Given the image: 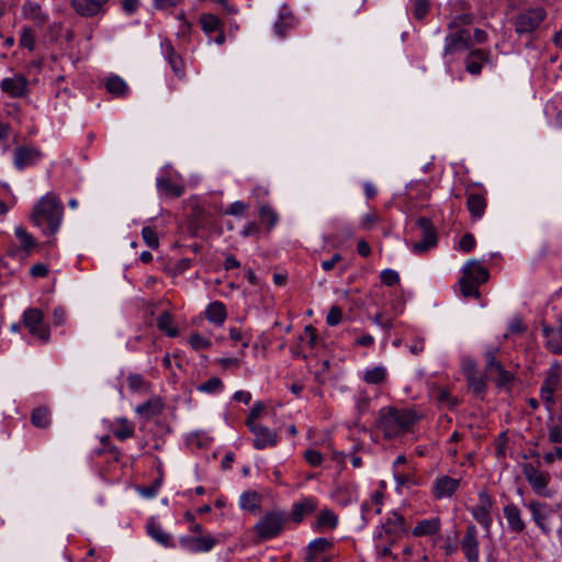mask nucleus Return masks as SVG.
<instances>
[{
  "label": "nucleus",
  "mask_w": 562,
  "mask_h": 562,
  "mask_svg": "<svg viewBox=\"0 0 562 562\" xmlns=\"http://www.w3.org/2000/svg\"><path fill=\"white\" fill-rule=\"evenodd\" d=\"M64 206L53 193L44 195L34 206L32 222L46 235H55L63 220Z\"/></svg>",
  "instance_id": "obj_1"
},
{
  "label": "nucleus",
  "mask_w": 562,
  "mask_h": 562,
  "mask_svg": "<svg viewBox=\"0 0 562 562\" xmlns=\"http://www.w3.org/2000/svg\"><path fill=\"white\" fill-rule=\"evenodd\" d=\"M416 420V414L409 409L383 407L376 423L384 437L391 439L407 432Z\"/></svg>",
  "instance_id": "obj_2"
},
{
  "label": "nucleus",
  "mask_w": 562,
  "mask_h": 562,
  "mask_svg": "<svg viewBox=\"0 0 562 562\" xmlns=\"http://www.w3.org/2000/svg\"><path fill=\"white\" fill-rule=\"evenodd\" d=\"M462 278L459 281L461 294L464 297L477 299L479 286L488 280L490 273L476 260H469L462 268Z\"/></svg>",
  "instance_id": "obj_3"
},
{
  "label": "nucleus",
  "mask_w": 562,
  "mask_h": 562,
  "mask_svg": "<svg viewBox=\"0 0 562 562\" xmlns=\"http://www.w3.org/2000/svg\"><path fill=\"white\" fill-rule=\"evenodd\" d=\"M286 520L284 512H269L255 525V530L261 540H269L281 533Z\"/></svg>",
  "instance_id": "obj_4"
},
{
  "label": "nucleus",
  "mask_w": 562,
  "mask_h": 562,
  "mask_svg": "<svg viewBox=\"0 0 562 562\" xmlns=\"http://www.w3.org/2000/svg\"><path fill=\"white\" fill-rule=\"evenodd\" d=\"M44 315L38 308H27L23 314V323L30 334L36 336L42 342L49 339V328L43 323Z\"/></svg>",
  "instance_id": "obj_5"
},
{
  "label": "nucleus",
  "mask_w": 562,
  "mask_h": 562,
  "mask_svg": "<svg viewBox=\"0 0 562 562\" xmlns=\"http://www.w3.org/2000/svg\"><path fill=\"white\" fill-rule=\"evenodd\" d=\"M472 46V36L467 29H460L449 33L445 38L443 57L470 49Z\"/></svg>",
  "instance_id": "obj_6"
},
{
  "label": "nucleus",
  "mask_w": 562,
  "mask_h": 562,
  "mask_svg": "<svg viewBox=\"0 0 562 562\" xmlns=\"http://www.w3.org/2000/svg\"><path fill=\"white\" fill-rule=\"evenodd\" d=\"M416 225L420 229L423 238L413 245V251L423 254L437 245V232L431 221L424 216L416 221Z\"/></svg>",
  "instance_id": "obj_7"
},
{
  "label": "nucleus",
  "mask_w": 562,
  "mask_h": 562,
  "mask_svg": "<svg viewBox=\"0 0 562 562\" xmlns=\"http://www.w3.org/2000/svg\"><path fill=\"white\" fill-rule=\"evenodd\" d=\"M247 427L254 434V447L258 450L268 447H276L279 441V435L270 428L257 423L246 422Z\"/></svg>",
  "instance_id": "obj_8"
},
{
  "label": "nucleus",
  "mask_w": 562,
  "mask_h": 562,
  "mask_svg": "<svg viewBox=\"0 0 562 562\" xmlns=\"http://www.w3.org/2000/svg\"><path fill=\"white\" fill-rule=\"evenodd\" d=\"M0 90L10 98H23L29 92V79L23 74H15L13 77L3 78L0 82Z\"/></svg>",
  "instance_id": "obj_9"
},
{
  "label": "nucleus",
  "mask_w": 562,
  "mask_h": 562,
  "mask_svg": "<svg viewBox=\"0 0 562 562\" xmlns=\"http://www.w3.org/2000/svg\"><path fill=\"white\" fill-rule=\"evenodd\" d=\"M546 18V11L542 8H537L524 12L518 15L515 22L516 32L519 34L531 33L535 31Z\"/></svg>",
  "instance_id": "obj_10"
},
{
  "label": "nucleus",
  "mask_w": 562,
  "mask_h": 562,
  "mask_svg": "<svg viewBox=\"0 0 562 562\" xmlns=\"http://www.w3.org/2000/svg\"><path fill=\"white\" fill-rule=\"evenodd\" d=\"M110 0H71V8L83 18L103 15L108 11Z\"/></svg>",
  "instance_id": "obj_11"
},
{
  "label": "nucleus",
  "mask_w": 562,
  "mask_h": 562,
  "mask_svg": "<svg viewBox=\"0 0 562 562\" xmlns=\"http://www.w3.org/2000/svg\"><path fill=\"white\" fill-rule=\"evenodd\" d=\"M484 64L492 65L491 52L486 49H471L464 58L465 71L472 76L481 75Z\"/></svg>",
  "instance_id": "obj_12"
},
{
  "label": "nucleus",
  "mask_w": 562,
  "mask_h": 562,
  "mask_svg": "<svg viewBox=\"0 0 562 562\" xmlns=\"http://www.w3.org/2000/svg\"><path fill=\"white\" fill-rule=\"evenodd\" d=\"M217 540L211 535L184 536L180 538V544L183 549L192 553L211 551Z\"/></svg>",
  "instance_id": "obj_13"
},
{
  "label": "nucleus",
  "mask_w": 562,
  "mask_h": 562,
  "mask_svg": "<svg viewBox=\"0 0 562 562\" xmlns=\"http://www.w3.org/2000/svg\"><path fill=\"white\" fill-rule=\"evenodd\" d=\"M460 546L467 562H479V538L477 529L474 525L467 527Z\"/></svg>",
  "instance_id": "obj_14"
},
{
  "label": "nucleus",
  "mask_w": 562,
  "mask_h": 562,
  "mask_svg": "<svg viewBox=\"0 0 562 562\" xmlns=\"http://www.w3.org/2000/svg\"><path fill=\"white\" fill-rule=\"evenodd\" d=\"M169 169H170V166L167 165L162 170L165 172V175H162L156 179L157 191L162 196L180 198L184 194L186 188H184V186L172 181L171 177L168 176Z\"/></svg>",
  "instance_id": "obj_15"
},
{
  "label": "nucleus",
  "mask_w": 562,
  "mask_h": 562,
  "mask_svg": "<svg viewBox=\"0 0 562 562\" xmlns=\"http://www.w3.org/2000/svg\"><path fill=\"white\" fill-rule=\"evenodd\" d=\"M42 153L37 148L20 146L14 149V166L22 170L34 166L41 158Z\"/></svg>",
  "instance_id": "obj_16"
},
{
  "label": "nucleus",
  "mask_w": 562,
  "mask_h": 562,
  "mask_svg": "<svg viewBox=\"0 0 562 562\" xmlns=\"http://www.w3.org/2000/svg\"><path fill=\"white\" fill-rule=\"evenodd\" d=\"M460 486V481L448 475L439 477L434 485V496L438 499L452 496Z\"/></svg>",
  "instance_id": "obj_17"
},
{
  "label": "nucleus",
  "mask_w": 562,
  "mask_h": 562,
  "mask_svg": "<svg viewBox=\"0 0 562 562\" xmlns=\"http://www.w3.org/2000/svg\"><path fill=\"white\" fill-rule=\"evenodd\" d=\"M334 548V542L327 538H317L307 546L306 562H317V557L327 553Z\"/></svg>",
  "instance_id": "obj_18"
},
{
  "label": "nucleus",
  "mask_w": 562,
  "mask_h": 562,
  "mask_svg": "<svg viewBox=\"0 0 562 562\" xmlns=\"http://www.w3.org/2000/svg\"><path fill=\"white\" fill-rule=\"evenodd\" d=\"M486 199L481 193L470 192L467 194V207L474 220H480L486 210Z\"/></svg>",
  "instance_id": "obj_19"
},
{
  "label": "nucleus",
  "mask_w": 562,
  "mask_h": 562,
  "mask_svg": "<svg viewBox=\"0 0 562 562\" xmlns=\"http://www.w3.org/2000/svg\"><path fill=\"white\" fill-rule=\"evenodd\" d=\"M112 432L116 439L124 441L132 438L135 434V426L126 417L116 418L111 426Z\"/></svg>",
  "instance_id": "obj_20"
},
{
  "label": "nucleus",
  "mask_w": 562,
  "mask_h": 562,
  "mask_svg": "<svg viewBox=\"0 0 562 562\" xmlns=\"http://www.w3.org/2000/svg\"><path fill=\"white\" fill-rule=\"evenodd\" d=\"M561 386V364L554 361L546 372V378L540 389L557 392Z\"/></svg>",
  "instance_id": "obj_21"
},
{
  "label": "nucleus",
  "mask_w": 562,
  "mask_h": 562,
  "mask_svg": "<svg viewBox=\"0 0 562 562\" xmlns=\"http://www.w3.org/2000/svg\"><path fill=\"white\" fill-rule=\"evenodd\" d=\"M316 508V501L312 497H306L293 505L291 517L295 522H301L306 515L314 513Z\"/></svg>",
  "instance_id": "obj_22"
},
{
  "label": "nucleus",
  "mask_w": 562,
  "mask_h": 562,
  "mask_svg": "<svg viewBox=\"0 0 562 562\" xmlns=\"http://www.w3.org/2000/svg\"><path fill=\"white\" fill-rule=\"evenodd\" d=\"M162 402L159 397H153L140 405H137L135 412L146 419L158 416L162 411Z\"/></svg>",
  "instance_id": "obj_23"
},
{
  "label": "nucleus",
  "mask_w": 562,
  "mask_h": 562,
  "mask_svg": "<svg viewBox=\"0 0 562 562\" xmlns=\"http://www.w3.org/2000/svg\"><path fill=\"white\" fill-rule=\"evenodd\" d=\"M504 516L507 519V522H508L512 531L518 533L525 529V522L521 519L520 510L516 505H514V504L506 505L504 507Z\"/></svg>",
  "instance_id": "obj_24"
},
{
  "label": "nucleus",
  "mask_w": 562,
  "mask_h": 562,
  "mask_svg": "<svg viewBox=\"0 0 562 562\" xmlns=\"http://www.w3.org/2000/svg\"><path fill=\"white\" fill-rule=\"evenodd\" d=\"M205 316L211 323L222 325L227 316L226 307L220 301L212 302L205 310Z\"/></svg>",
  "instance_id": "obj_25"
},
{
  "label": "nucleus",
  "mask_w": 562,
  "mask_h": 562,
  "mask_svg": "<svg viewBox=\"0 0 562 562\" xmlns=\"http://www.w3.org/2000/svg\"><path fill=\"white\" fill-rule=\"evenodd\" d=\"M440 528V519H423L417 526L413 529V535L415 537H424V536H432L439 531Z\"/></svg>",
  "instance_id": "obj_26"
},
{
  "label": "nucleus",
  "mask_w": 562,
  "mask_h": 562,
  "mask_svg": "<svg viewBox=\"0 0 562 562\" xmlns=\"http://www.w3.org/2000/svg\"><path fill=\"white\" fill-rule=\"evenodd\" d=\"M148 535L161 546L168 548L173 547L172 537L168 532H166L159 525L155 522H149L147 525Z\"/></svg>",
  "instance_id": "obj_27"
},
{
  "label": "nucleus",
  "mask_w": 562,
  "mask_h": 562,
  "mask_svg": "<svg viewBox=\"0 0 562 562\" xmlns=\"http://www.w3.org/2000/svg\"><path fill=\"white\" fill-rule=\"evenodd\" d=\"M549 482H550V474L548 472H543V471L539 472L536 476H533L531 479V481H528L532 491L536 494H538L540 496H544V497L550 496V494L547 490Z\"/></svg>",
  "instance_id": "obj_28"
},
{
  "label": "nucleus",
  "mask_w": 562,
  "mask_h": 562,
  "mask_svg": "<svg viewBox=\"0 0 562 562\" xmlns=\"http://www.w3.org/2000/svg\"><path fill=\"white\" fill-rule=\"evenodd\" d=\"M404 522L405 519L402 515L392 513L383 524V529L386 533L396 536L397 533L404 531Z\"/></svg>",
  "instance_id": "obj_29"
},
{
  "label": "nucleus",
  "mask_w": 562,
  "mask_h": 562,
  "mask_svg": "<svg viewBox=\"0 0 562 562\" xmlns=\"http://www.w3.org/2000/svg\"><path fill=\"white\" fill-rule=\"evenodd\" d=\"M31 423L37 428H47L50 424V412L47 407L41 406L32 411Z\"/></svg>",
  "instance_id": "obj_30"
},
{
  "label": "nucleus",
  "mask_w": 562,
  "mask_h": 562,
  "mask_svg": "<svg viewBox=\"0 0 562 562\" xmlns=\"http://www.w3.org/2000/svg\"><path fill=\"white\" fill-rule=\"evenodd\" d=\"M173 325V317L172 315L165 311L162 312L159 317L157 318V327L165 331L169 337H177L178 336V329L172 326Z\"/></svg>",
  "instance_id": "obj_31"
},
{
  "label": "nucleus",
  "mask_w": 562,
  "mask_h": 562,
  "mask_svg": "<svg viewBox=\"0 0 562 562\" xmlns=\"http://www.w3.org/2000/svg\"><path fill=\"white\" fill-rule=\"evenodd\" d=\"M105 88L109 93L122 97L127 91L126 82L119 76L109 77L105 81Z\"/></svg>",
  "instance_id": "obj_32"
},
{
  "label": "nucleus",
  "mask_w": 562,
  "mask_h": 562,
  "mask_svg": "<svg viewBox=\"0 0 562 562\" xmlns=\"http://www.w3.org/2000/svg\"><path fill=\"white\" fill-rule=\"evenodd\" d=\"M200 23L202 30L209 35L222 29V21L212 13H203L200 18Z\"/></svg>",
  "instance_id": "obj_33"
},
{
  "label": "nucleus",
  "mask_w": 562,
  "mask_h": 562,
  "mask_svg": "<svg viewBox=\"0 0 562 562\" xmlns=\"http://www.w3.org/2000/svg\"><path fill=\"white\" fill-rule=\"evenodd\" d=\"M486 375H471V378L467 379L469 387L473 391V393L481 398H483L486 392Z\"/></svg>",
  "instance_id": "obj_34"
},
{
  "label": "nucleus",
  "mask_w": 562,
  "mask_h": 562,
  "mask_svg": "<svg viewBox=\"0 0 562 562\" xmlns=\"http://www.w3.org/2000/svg\"><path fill=\"white\" fill-rule=\"evenodd\" d=\"M338 524V517L329 509H324L319 513L317 518L318 529H334Z\"/></svg>",
  "instance_id": "obj_35"
},
{
  "label": "nucleus",
  "mask_w": 562,
  "mask_h": 562,
  "mask_svg": "<svg viewBox=\"0 0 562 562\" xmlns=\"http://www.w3.org/2000/svg\"><path fill=\"white\" fill-rule=\"evenodd\" d=\"M126 383L132 392H142L149 387V383L138 373H130Z\"/></svg>",
  "instance_id": "obj_36"
},
{
  "label": "nucleus",
  "mask_w": 562,
  "mask_h": 562,
  "mask_svg": "<svg viewBox=\"0 0 562 562\" xmlns=\"http://www.w3.org/2000/svg\"><path fill=\"white\" fill-rule=\"evenodd\" d=\"M385 368L378 366L366 371L363 380L369 384H380L385 380Z\"/></svg>",
  "instance_id": "obj_37"
},
{
  "label": "nucleus",
  "mask_w": 562,
  "mask_h": 562,
  "mask_svg": "<svg viewBox=\"0 0 562 562\" xmlns=\"http://www.w3.org/2000/svg\"><path fill=\"white\" fill-rule=\"evenodd\" d=\"M542 505L539 502L532 501L528 505V508L530 509V512L532 514V518H533L535 522L537 524V526L539 528H541V530L543 532L548 533L549 532V528L544 524V520H546L547 516L540 512V507Z\"/></svg>",
  "instance_id": "obj_38"
},
{
  "label": "nucleus",
  "mask_w": 562,
  "mask_h": 562,
  "mask_svg": "<svg viewBox=\"0 0 562 562\" xmlns=\"http://www.w3.org/2000/svg\"><path fill=\"white\" fill-rule=\"evenodd\" d=\"M499 348L495 346H491L486 349L484 357L486 361L485 366V372L486 374H491L492 370H497L498 366H502V363L496 359V355L498 353Z\"/></svg>",
  "instance_id": "obj_39"
},
{
  "label": "nucleus",
  "mask_w": 562,
  "mask_h": 562,
  "mask_svg": "<svg viewBox=\"0 0 562 562\" xmlns=\"http://www.w3.org/2000/svg\"><path fill=\"white\" fill-rule=\"evenodd\" d=\"M473 517L476 519L479 524L484 526V528L488 531L491 524H492V517L490 514L488 508L482 504L481 506H477L473 510Z\"/></svg>",
  "instance_id": "obj_40"
},
{
  "label": "nucleus",
  "mask_w": 562,
  "mask_h": 562,
  "mask_svg": "<svg viewBox=\"0 0 562 562\" xmlns=\"http://www.w3.org/2000/svg\"><path fill=\"white\" fill-rule=\"evenodd\" d=\"M240 507L248 510H255L259 507V495L256 492H245L239 499Z\"/></svg>",
  "instance_id": "obj_41"
},
{
  "label": "nucleus",
  "mask_w": 562,
  "mask_h": 562,
  "mask_svg": "<svg viewBox=\"0 0 562 562\" xmlns=\"http://www.w3.org/2000/svg\"><path fill=\"white\" fill-rule=\"evenodd\" d=\"M261 222L267 223L269 228H272L278 222V214L267 204H262L259 209Z\"/></svg>",
  "instance_id": "obj_42"
},
{
  "label": "nucleus",
  "mask_w": 562,
  "mask_h": 562,
  "mask_svg": "<svg viewBox=\"0 0 562 562\" xmlns=\"http://www.w3.org/2000/svg\"><path fill=\"white\" fill-rule=\"evenodd\" d=\"M223 389V382L220 378H211L206 382L198 385L196 390L204 393H216Z\"/></svg>",
  "instance_id": "obj_43"
},
{
  "label": "nucleus",
  "mask_w": 562,
  "mask_h": 562,
  "mask_svg": "<svg viewBox=\"0 0 562 562\" xmlns=\"http://www.w3.org/2000/svg\"><path fill=\"white\" fill-rule=\"evenodd\" d=\"M142 236H143V239H144L145 244L149 248H151V249L158 248V246H159V238H158V235H157L156 231L153 227H150V226L143 227Z\"/></svg>",
  "instance_id": "obj_44"
},
{
  "label": "nucleus",
  "mask_w": 562,
  "mask_h": 562,
  "mask_svg": "<svg viewBox=\"0 0 562 562\" xmlns=\"http://www.w3.org/2000/svg\"><path fill=\"white\" fill-rule=\"evenodd\" d=\"M430 2L428 0H414L413 15L422 21L429 12Z\"/></svg>",
  "instance_id": "obj_45"
},
{
  "label": "nucleus",
  "mask_w": 562,
  "mask_h": 562,
  "mask_svg": "<svg viewBox=\"0 0 562 562\" xmlns=\"http://www.w3.org/2000/svg\"><path fill=\"white\" fill-rule=\"evenodd\" d=\"M496 372H497V380H496L497 387L508 386L514 381V374L512 372L505 370L503 366H498Z\"/></svg>",
  "instance_id": "obj_46"
},
{
  "label": "nucleus",
  "mask_w": 562,
  "mask_h": 562,
  "mask_svg": "<svg viewBox=\"0 0 562 562\" xmlns=\"http://www.w3.org/2000/svg\"><path fill=\"white\" fill-rule=\"evenodd\" d=\"M381 282L386 286H393L400 283V276L395 270L385 269L380 274Z\"/></svg>",
  "instance_id": "obj_47"
},
{
  "label": "nucleus",
  "mask_w": 562,
  "mask_h": 562,
  "mask_svg": "<svg viewBox=\"0 0 562 562\" xmlns=\"http://www.w3.org/2000/svg\"><path fill=\"white\" fill-rule=\"evenodd\" d=\"M189 342L194 350H202L211 347V341L198 333L190 336Z\"/></svg>",
  "instance_id": "obj_48"
},
{
  "label": "nucleus",
  "mask_w": 562,
  "mask_h": 562,
  "mask_svg": "<svg viewBox=\"0 0 562 562\" xmlns=\"http://www.w3.org/2000/svg\"><path fill=\"white\" fill-rule=\"evenodd\" d=\"M15 236L19 238L24 249L29 250L34 246L33 237L23 227L15 228Z\"/></svg>",
  "instance_id": "obj_49"
},
{
  "label": "nucleus",
  "mask_w": 562,
  "mask_h": 562,
  "mask_svg": "<svg viewBox=\"0 0 562 562\" xmlns=\"http://www.w3.org/2000/svg\"><path fill=\"white\" fill-rule=\"evenodd\" d=\"M547 347L554 355L562 353V330L559 329L558 335H553L552 338L548 339Z\"/></svg>",
  "instance_id": "obj_50"
},
{
  "label": "nucleus",
  "mask_w": 562,
  "mask_h": 562,
  "mask_svg": "<svg viewBox=\"0 0 562 562\" xmlns=\"http://www.w3.org/2000/svg\"><path fill=\"white\" fill-rule=\"evenodd\" d=\"M342 311L338 305H333L326 317V322L329 326H336L341 322Z\"/></svg>",
  "instance_id": "obj_51"
},
{
  "label": "nucleus",
  "mask_w": 562,
  "mask_h": 562,
  "mask_svg": "<svg viewBox=\"0 0 562 562\" xmlns=\"http://www.w3.org/2000/svg\"><path fill=\"white\" fill-rule=\"evenodd\" d=\"M20 45L30 50L34 49L35 40H34V33L31 29L23 30L21 37H20Z\"/></svg>",
  "instance_id": "obj_52"
},
{
  "label": "nucleus",
  "mask_w": 562,
  "mask_h": 562,
  "mask_svg": "<svg viewBox=\"0 0 562 562\" xmlns=\"http://www.w3.org/2000/svg\"><path fill=\"white\" fill-rule=\"evenodd\" d=\"M305 461L312 467H318L323 462V456L319 451L314 449H308L304 452Z\"/></svg>",
  "instance_id": "obj_53"
},
{
  "label": "nucleus",
  "mask_w": 562,
  "mask_h": 562,
  "mask_svg": "<svg viewBox=\"0 0 562 562\" xmlns=\"http://www.w3.org/2000/svg\"><path fill=\"white\" fill-rule=\"evenodd\" d=\"M475 247V238L471 233L464 234L460 241H459V248L464 252H470Z\"/></svg>",
  "instance_id": "obj_54"
},
{
  "label": "nucleus",
  "mask_w": 562,
  "mask_h": 562,
  "mask_svg": "<svg viewBox=\"0 0 562 562\" xmlns=\"http://www.w3.org/2000/svg\"><path fill=\"white\" fill-rule=\"evenodd\" d=\"M23 12L25 15L35 20H40L42 18L41 7L34 2H26L23 5Z\"/></svg>",
  "instance_id": "obj_55"
},
{
  "label": "nucleus",
  "mask_w": 562,
  "mask_h": 562,
  "mask_svg": "<svg viewBox=\"0 0 562 562\" xmlns=\"http://www.w3.org/2000/svg\"><path fill=\"white\" fill-rule=\"evenodd\" d=\"M380 221L381 216L376 212H372L362 217L361 227L366 231H369Z\"/></svg>",
  "instance_id": "obj_56"
},
{
  "label": "nucleus",
  "mask_w": 562,
  "mask_h": 562,
  "mask_svg": "<svg viewBox=\"0 0 562 562\" xmlns=\"http://www.w3.org/2000/svg\"><path fill=\"white\" fill-rule=\"evenodd\" d=\"M539 467H540V461L539 460L537 461V465H535L532 463H524L521 465L522 474L525 475L527 482L531 481V479L533 476H536L539 472H541L539 470Z\"/></svg>",
  "instance_id": "obj_57"
},
{
  "label": "nucleus",
  "mask_w": 562,
  "mask_h": 562,
  "mask_svg": "<svg viewBox=\"0 0 562 562\" xmlns=\"http://www.w3.org/2000/svg\"><path fill=\"white\" fill-rule=\"evenodd\" d=\"M301 339L304 340L306 339L307 341V345L311 347V348H314L316 346V341H317V334H316V329L312 326V325H307L305 326L304 328V335L301 336Z\"/></svg>",
  "instance_id": "obj_58"
},
{
  "label": "nucleus",
  "mask_w": 562,
  "mask_h": 562,
  "mask_svg": "<svg viewBox=\"0 0 562 562\" xmlns=\"http://www.w3.org/2000/svg\"><path fill=\"white\" fill-rule=\"evenodd\" d=\"M549 441L551 443H562V426L552 425L548 431Z\"/></svg>",
  "instance_id": "obj_59"
},
{
  "label": "nucleus",
  "mask_w": 562,
  "mask_h": 562,
  "mask_svg": "<svg viewBox=\"0 0 562 562\" xmlns=\"http://www.w3.org/2000/svg\"><path fill=\"white\" fill-rule=\"evenodd\" d=\"M438 401L449 407H453L458 404V400L453 397L448 390L439 391Z\"/></svg>",
  "instance_id": "obj_60"
},
{
  "label": "nucleus",
  "mask_w": 562,
  "mask_h": 562,
  "mask_svg": "<svg viewBox=\"0 0 562 562\" xmlns=\"http://www.w3.org/2000/svg\"><path fill=\"white\" fill-rule=\"evenodd\" d=\"M247 210V205L241 201H236L229 205V207L225 211V214L229 215H243Z\"/></svg>",
  "instance_id": "obj_61"
},
{
  "label": "nucleus",
  "mask_w": 562,
  "mask_h": 562,
  "mask_svg": "<svg viewBox=\"0 0 562 562\" xmlns=\"http://www.w3.org/2000/svg\"><path fill=\"white\" fill-rule=\"evenodd\" d=\"M263 411H266V405L262 402L255 403L246 422L256 423L255 420L261 415Z\"/></svg>",
  "instance_id": "obj_62"
},
{
  "label": "nucleus",
  "mask_w": 562,
  "mask_h": 562,
  "mask_svg": "<svg viewBox=\"0 0 562 562\" xmlns=\"http://www.w3.org/2000/svg\"><path fill=\"white\" fill-rule=\"evenodd\" d=\"M30 273L34 278H45L48 274V268L44 263H36L32 266Z\"/></svg>",
  "instance_id": "obj_63"
},
{
  "label": "nucleus",
  "mask_w": 562,
  "mask_h": 562,
  "mask_svg": "<svg viewBox=\"0 0 562 562\" xmlns=\"http://www.w3.org/2000/svg\"><path fill=\"white\" fill-rule=\"evenodd\" d=\"M508 329L513 334H522L526 330V326L524 325L521 317H515L509 323Z\"/></svg>",
  "instance_id": "obj_64"
}]
</instances>
